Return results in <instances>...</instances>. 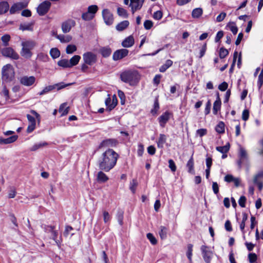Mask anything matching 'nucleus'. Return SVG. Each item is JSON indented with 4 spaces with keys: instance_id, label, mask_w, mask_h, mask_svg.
Wrapping results in <instances>:
<instances>
[{
    "instance_id": "nucleus-1",
    "label": "nucleus",
    "mask_w": 263,
    "mask_h": 263,
    "mask_svg": "<svg viewBox=\"0 0 263 263\" xmlns=\"http://www.w3.org/2000/svg\"><path fill=\"white\" fill-rule=\"evenodd\" d=\"M118 155L112 149H108L104 152L98 160L100 169L109 172L116 165Z\"/></svg>"
},
{
    "instance_id": "nucleus-2",
    "label": "nucleus",
    "mask_w": 263,
    "mask_h": 263,
    "mask_svg": "<svg viewBox=\"0 0 263 263\" xmlns=\"http://www.w3.org/2000/svg\"><path fill=\"white\" fill-rule=\"evenodd\" d=\"M120 78L123 82L134 85L138 82L139 74L136 70H129L123 72L120 74Z\"/></svg>"
},
{
    "instance_id": "nucleus-3",
    "label": "nucleus",
    "mask_w": 263,
    "mask_h": 263,
    "mask_svg": "<svg viewBox=\"0 0 263 263\" xmlns=\"http://www.w3.org/2000/svg\"><path fill=\"white\" fill-rule=\"evenodd\" d=\"M22 46L21 51V54L22 57L29 59L31 57L32 53L31 51L36 45V43L32 40H26L22 42Z\"/></svg>"
},
{
    "instance_id": "nucleus-4",
    "label": "nucleus",
    "mask_w": 263,
    "mask_h": 263,
    "mask_svg": "<svg viewBox=\"0 0 263 263\" xmlns=\"http://www.w3.org/2000/svg\"><path fill=\"white\" fill-rule=\"evenodd\" d=\"M14 70L11 64L4 66L2 69V79L6 82H10L14 77Z\"/></svg>"
},
{
    "instance_id": "nucleus-5",
    "label": "nucleus",
    "mask_w": 263,
    "mask_h": 263,
    "mask_svg": "<svg viewBox=\"0 0 263 263\" xmlns=\"http://www.w3.org/2000/svg\"><path fill=\"white\" fill-rule=\"evenodd\" d=\"M99 10V8L96 5H92L88 6L87 11L82 14V18L85 21H90L93 19L96 13Z\"/></svg>"
},
{
    "instance_id": "nucleus-6",
    "label": "nucleus",
    "mask_w": 263,
    "mask_h": 263,
    "mask_svg": "<svg viewBox=\"0 0 263 263\" xmlns=\"http://www.w3.org/2000/svg\"><path fill=\"white\" fill-rule=\"evenodd\" d=\"M71 84H64L63 82L57 83L52 85H48L46 87H45L43 89L39 92L38 93V95L40 96H43L44 95H45L46 93H48V92L51 91L53 89L57 88V90H60L61 89H63L65 87H66L67 86L70 85Z\"/></svg>"
},
{
    "instance_id": "nucleus-7",
    "label": "nucleus",
    "mask_w": 263,
    "mask_h": 263,
    "mask_svg": "<svg viewBox=\"0 0 263 263\" xmlns=\"http://www.w3.org/2000/svg\"><path fill=\"white\" fill-rule=\"evenodd\" d=\"M83 60L84 63L92 66L97 62V56L95 53L88 51L83 54Z\"/></svg>"
},
{
    "instance_id": "nucleus-8",
    "label": "nucleus",
    "mask_w": 263,
    "mask_h": 263,
    "mask_svg": "<svg viewBox=\"0 0 263 263\" xmlns=\"http://www.w3.org/2000/svg\"><path fill=\"white\" fill-rule=\"evenodd\" d=\"M200 250L204 260L206 263H210L212 258L213 257V253L210 248L205 245L201 247Z\"/></svg>"
},
{
    "instance_id": "nucleus-9",
    "label": "nucleus",
    "mask_w": 263,
    "mask_h": 263,
    "mask_svg": "<svg viewBox=\"0 0 263 263\" xmlns=\"http://www.w3.org/2000/svg\"><path fill=\"white\" fill-rule=\"evenodd\" d=\"M2 55L5 57L10 58L14 60H17L19 59V55L16 53L15 50L11 47H6L1 50Z\"/></svg>"
},
{
    "instance_id": "nucleus-10",
    "label": "nucleus",
    "mask_w": 263,
    "mask_h": 263,
    "mask_svg": "<svg viewBox=\"0 0 263 263\" xmlns=\"http://www.w3.org/2000/svg\"><path fill=\"white\" fill-rule=\"evenodd\" d=\"M29 0H24L22 2L14 4L10 9V14H14L16 12L26 8L29 3Z\"/></svg>"
},
{
    "instance_id": "nucleus-11",
    "label": "nucleus",
    "mask_w": 263,
    "mask_h": 263,
    "mask_svg": "<svg viewBox=\"0 0 263 263\" xmlns=\"http://www.w3.org/2000/svg\"><path fill=\"white\" fill-rule=\"evenodd\" d=\"M102 16L105 23L107 25H111L114 22V17L111 12L108 9H104L102 12Z\"/></svg>"
},
{
    "instance_id": "nucleus-12",
    "label": "nucleus",
    "mask_w": 263,
    "mask_h": 263,
    "mask_svg": "<svg viewBox=\"0 0 263 263\" xmlns=\"http://www.w3.org/2000/svg\"><path fill=\"white\" fill-rule=\"evenodd\" d=\"M51 6V3L49 1H44L37 8V12L40 15H44L48 11Z\"/></svg>"
},
{
    "instance_id": "nucleus-13",
    "label": "nucleus",
    "mask_w": 263,
    "mask_h": 263,
    "mask_svg": "<svg viewBox=\"0 0 263 263\" xmlns=\"http://www.w3.org/2000/svg\"><path fill=\"white\" fill-rule=\"evenodd\" d=\"M128 50L126 49H121L117 50L113 53L112 59L115 61L121 60L126 57L128 55Z\"/></svg>"
},
{
    "instance_id": "nucleus-14",
    "label": "nucleus",
    "mask_w": 263,
    "mask_h": 263,
    "mask_svg": "<svg viewBox=\"0 0 263 263\" xmlns=\"http://www.w3.org/2000/svg\"><path fill=\"white\" fill-rule=\"evenodd\" d=\"M76 25V22L72 19H68L62 24V31L66 33L69 32L71 29Z\"/></svg>"
},
{
    "instance_id": "nucleus-15",
    "label": "nucleus",
    "mask_w": 263,
    "mask_h": 263,
    "mask_svg": "<svg viewBox=\"0 0 263 263\" xmlns=\"http://www.w3.org/2000/svg\"><path fill=\"white\" fill-rule=\"evenodd\" d=\"M36 79L34 76H24L20 79V83L26 86H30L35 82Z\"/></svg>"
},
{
    "instance_id": "nucleus-16",
    "label": "nucleus",
    "mask_w": 263,
    "mask_h": 263,
    "mask_svg": "<svg viewBox=\"0 0 263 263\" xmlns=\"http://www.w3.org/2000/svg\"><path fill=\"white\" fill-rule=\"evenodd\" d=\"M262 179H263V171L259 172L254 177L253 179L254 183L258 186L259 191H261L263 188V183L262 182Z\"/></svg>"
},
{
    "instance_id": "nucleus-17",
    "label": "nucleus",
    "mask_w": 263,
    "mask_h": 263,
    "mask_svg": "<svg viewBox=\"0 0 263 263\" xmlns=\"http://www.w3.org/2000/svg\"><path fill=\"white\" fill-rule=\"evenodd\" d=\"M118 141L115 139H107L103 140L99 145V148L107 147H114L117 145Z\"/></svg>"
},
{
    "instance_id": "nucleus-18",
    "label": "nucleus",
    "mask_w": 263,
    "mask_h": 263,
    "mask_svg": "<svg viewBox=\"0 0 263 263\" xmlns=\"http://www.w3.org/2000/svg\"><path fill=\"white\" fill-rule=\"evenodd\" d=\"M171 115V113L168 111H166L159 117L158 121L160 126L162 127H164L165 126L166 123L170 119Z\"/></svg>"
},
{
    "instance_id": "nucleus-19",
    "label": "nucleus",
    "mask_w": 263,
    "mask_h": 263,
    "mask_svg": "<svg viewBox=\"0 0 263 263\" xmlns=\"http://www.w3.org/2000/svg\"><path fill=\"white\" fill-rule=\"evenodd\" d=\"M18 138L17 135L12 136L7 138L0 137V144H10L15 142Z\"/></svg>"
},
{
    "instance_id": "nucleus-20",
    "label": "nucleus",
    "mask_w": 263,
    "mask_h": 263,
    "mask_svg": "<svg viewBox=\"0 0 263 263\" xmlns=\"http://www.w3.org/2000/svg\"><path fill=\"white\" fill-rule=\"evenodd\" d=\"M134 44V39L133 36L130 35L125 38L122 42V46L124 47L129 48Z\"/></svg>"
},
{
    "instance_id": "nucleus-21",
    "label": "nucleus",
    "mask_w": 263,
    "mask_h": 263,
    "mask_svg": "<svg viewBox=\"0 0 263 263\" xmlns=\"http://www.w3.org/2000/svg\"><path fill=\"white\" fill-rule=\"evenodd\" d=\"M99 52L103 58H107L110 55L112 50L109 46H105L100 48Z\"/></svg>"
},
{
    "instance_id": "nucleus-22",
    "label": "nucleus",
    "mask_w": 263,
    "mask_h": 263,
    "mask_svg": "<svg viewBox=\"0 0 263 263\" xmlns=\"http://www.w3.org/2000/svg\"><path fill=\"white\" fill-rule=\"evenodd\" d=\"M221 105V100L219 96H218L213 104V112L214 115H216L217 114L218 111H219L220 109Z\"/></svg>"
},
{
    "instance_id": "nucleus-23",
    "label": "nucleus",
    "mask_w": 263,
    "mask_h": 263,
    "mask_svg": "<svg viewBox=\"0 0 263 263\" xmlns=\"http://www.w3.org/2000/svg\"><path fill=\"white\" fill-rule=\"evenodd\" d=\"M129 25L128 21H123L117 25L116 26V29L118 31H122L125 30Z\"/></svg>"
},
{
    "instance_id": "nucleus-24",
    "label": "nucleus",
    "mask_w": 263,
    "mask_h": 263,
    "mask_svg": "<svg viewBox=\"0 0 263 263\" xmlns=\"http://www.w3.org/2000/svg\"><path fill=\"white\" fill-rule=\"evenodd\" d=\"M108 177L102 171L98 172L97 174V179L99 182L104 183L106 182L108 180Z\"/></svg>"
},
{
    "instance_id": "nucleus-25",
    "label": "nucleus",
    "mask_w": 263,
    "mask_h": 263,
    "mask_svg": "<svg viewBox=\"0 0 263 263\" xmlns=\"http://www.w3.org/2000/svg\"><path fill=\"white\" fill-rule=\"evenodd\" d=\"M238 156L239 159L241 160H246L248 159V154L247 151L240 145L239 146Z\"/></svg>"
},
{
    "instance_id": "nucleus-26",
    "label": "nucleus",
    "mask_w": 263,
    "mask_h": 263,
    "mask_svg": "<svg viewBox=\"0 0 263 263\" xmlns=\"http://www.w3.org/2000/svg\"><path fill=\"white\" fill-rule=\"evenodd\" d=\"M167 137L164 134H160L159 138L157 142L159 148H163L164 144L166 143Z\"/></svg>"
},
{
    "instance_id": "nucleus-27",
    "label": "nucleus",
    "mask_w": 263,
    "mask_h": 263,
    "mask_svg": "<svg viewBox=\"0 0 263 263\" xmlns=\"http://www.w3.org/2000/svg\"><path fill=\"white\" fill-rule=\"evenodd\" d=\"M194 159L193 158V156L190 158V159L187 161L186 164V167L188 168V172L192 174H195L194 168Z\"/></svg>"
},
{
    "instance_id": "nucleus-28",
    "label": "nucleus",
    "mask_w": 263,
    "mask_h": 263,
    "mask_svg": "<svg viewBox=\"0 0 263 263\" xmlns=\"http://www.w3.org/2000/svg\"><path fill=\"white\" fill-rule=\"evenodd\" d=\"M203 13V10L201 8L194 9L192 12V16L194 18L200 17Z\"/></svg>"
},
{
    "instance_id": "nucleus-29",
    "label": "nucleus",
    "mask_w": 263,
    "mask_h": 263,
    "mask_svg": "<svg viewBox=\"0 0 263 263\" xmlns=\"http://www.w3.org/2000/svg\"><path fill=\"white\" fill-rule=\"evenodd\" d=\"M123 210L119 209L116 214V217L120 226H122L123 224Z\"/></svg>"
},
{
    "instance_id": "nucleus-30",
    "label": "nucleus",
    "mask_w": 263,
    "mask_h": 263,
    "mask_svg": "<svg viewBox=\"0 0 263 263\" xmlns=\"http://www.w3.org/2000/svg\"><path fill=\"white\" fill-rule=\"evenodd\" d=\"M48 228H50V229L52 230L51 236H52V239L55 241L57 245L59 246L61 244V241L60 240H57V237H58V231L54 230V226H50V227H48Z\"/></svg>"
},
{
    "instance_id": "nucleus-31",
    "label": "nucleus",
    "mask_w": 263,
    "mask_h": 263,
    "mask_svg": "<svg viewBox=\"0 0 263 263\" xmlns=\"http://www.w3.org/2000/svg\"><path fill=\"white\" fill-rule=\"evenodd\" d=\"M105 105L107 108L109 110H111L116 107L117 102L114 101H111L110 98L108 97L105 100Z\"/></svg>"
},
{
    "instance_id": "nucleus-32",
    "label": "nucleus",
    "mask_w": 263,
    "mask_h": 263,
    "mask_svg": "<svg viewBox=\"0 0 263 263\" xmlns=\"http://www.w3.org/2000/svg\"><path fill=\"white\" fill-rule=\"evenodd\" d=\"M9 4L7 2L0 3V14L5 13L9 9Z\"/></svg>"
},
{
    "instance_id": "nucleus-33",
    "label": "nucleus",
    "mask_w": 263,
    "mask_h": 263,
    "mask_svg": "<svg viewBox=\"0 0 263 263\" xmlns=\"http://www.w3.org/2000/svg\"><path fill=\"white\" fill-rule=\"evenodd\" d=\"M19 29L22 31H32L33 30V23H24L21 24L20 25Z\"/></svg>"
},
{
    "instance_id": "nucleus-34",
    "label": "nucleus",
    "mask_w": 263,
    "mask_h": 263,
    "mask_svg": "<svg viewBox=\"0 0 263 263\" xmlns=\"http://www.w3.org/2000/svg\"><path fill=\"white\" fill-rule=\"evenodd\" d=\"M81 59V57L78 55H75L73 57H72L69 60V63L70 64V67H72L73 66H75L77 65L80 60Z\"/></svg>"
},
{
    "instance_id": "nucleus-35",
    "label": "nucleus",
    "mask_w": 263,
    "mask_h": 263,
    "mask_svg": "<svg viewBox=\"0 0 263 263\" xmlns=\"http://www.w3.org/2000/svg\"><path fill=\"white\" fill-rule=\"evenodd\" d=\"M160 231L159 234L161 239H165L167 237V228L163 226H161L159 228Z\"/></svg>"
},
{
    "instance_id": "nucleus-36",
    "label": "nucleus",
    "mask_w": 263,
    "mask_h": 263,
    "mask_svg": "<svg viewBox=\"0 0 263 263\" xmlns=\"http://www.w3.org/2000/svg\"><path fill=\"white\" fill-rule=\"evenodd\" d=\"M230 145L229 143H228L226 145L223 146H217L216 147V149L219 152L224 154L227 153L230 149Z\"/></svg>"
},
{
    "instance_id": "nucleus-37",
    "label": "nucleus",
    "mask_w": 263,
    "mask_h": 263,
    "mask_svg": "<svg viewBox=\"0 0 263 263\" xmlns=\"http://www.w3.org/2000/svg\"><path fill=\"white\" fill-rule=\"evenodd\" d=\"M142 6V3L139 2H134L130 3V7L132 8L133 13H134L136 11L139 10Z\"/></svg>"
},
{
    "instance_id": "nucleus-38",
    "label": "nucleus",
    "mask_w": 263,
    "mask_h": 263,
    "mask_svg": "<svg viewBox=\"0 0 263 263\" xmlns=\"http://www.w3.org/2000/svg\"><path fill=\"white\" fill-rule=\"evenodd\" d=\"M242 219L240 224V229L242 232V233H245V222L248 219V215L246 213H242Z\"/></svg>"
},
{
    "instance_id": "nucleus-39",
    "label": "nucleus",
    "mask_w": 263,
    "mask_h": 263,
    "mask_svg": "<svg viewBox=\"0 0 263 263\" xmlns=\"http://www.w3.org/2000/svg\"><path fill=\"white\" fill-rule=\"evenodd\" d=\"M193 247V245L192 244L190 243V244L187 245V250L186 254V256H187L188 259L189 260V261L190 263H191L192 262V257Z\"/></svg>"
},
{
    "instance_id": "nucleus-40",
    "label": "nucleus",
    "mask_w": 263,
    "mask_h": 263,
    "mask_svg": "<svg viewBox=\"0 0 263 263\" xmlns=\"http://www.w3.org/2000/svg\"><path fill=\"white\" fill-rule=\"evenodd\" d=\"M69 107H67V104L64 103L62 104L59 108V112H61L62 115H66L68 114Z\"/></svg>"
},
{
    "instance_id": "nucleus-41",
    "label": "nucleus",
    "mask_w": 263,
    "mask_h": 263,
    "mask_svg": "<svg viewBox=\"0 0 263 263\" xmlns=\"http://www.w3.org/2000/svg\"><path fill=\"white\" fill-rule=\"evenodd\" d=\"M216 131L219 134H222L224 132V124L220 121L215 127Z\"/></svg>"
},
{
    "instance_id": "nucleus-42",
    "label": "nucleus",
    "mask_w": 263,
    "mask_h": 263,
    "mask_svg": "<svg viewBox=\"0 0 263 263\" xmlns=\"http://www.w3.org/2000/svg\"><path fill=\"white\" fill-rule=\"evenodd\" d=\"M47 145V143H46L45 142L35 143L30 148V151H35L39 148H41L45 146H46Z\"/></svg>"
},
{
    "instance_id": "nucleus-43",
    "label": "nucleus",
    "mask_w": 263,
    "mask_h": 263,
    "mask_svg": "<svg viewBox=\"0 0 263 263\" xmlns=\"http://www.w3.org/2000/svg\"><path fill=\"white\" fill-rule=\"evenodd\" d=\"M10 39L11 36L8 34H6L1 37V40L4 46L6 47L9 45V42L10 40Z\"/></svg>"
},
{
    "instance_id": "nucleus-44",
    "label": "nucleus",
    "mask_w": 263,
    "mask_h": 263,
    "mask_svg": "<svg viewBox=\"0 0 263 263\" xmlns=\"http://www.w3.org/2000/svg\"><path fill=\"white\" fill-rule=\"evenodd\" d=\"M58 64L59 66L64 67V68L71 67L70 64L69 63V60H68L67 59H63V60H60L58 62Z\"/></svg>"
},
{
    "instance_id": "nucleus-45",
    "label": "nucleus",
    "mask_w": 263,
    "mask_h": 263,
    "mask_svg": "<svg viewBox=\"0 0 263 263\" xmlns=\"http://www.w3.org/2000/svg\"><path fill=\"white\" fill-rule=\"evenodd\" d=\"M50 54L53 59H56L60 55V52L57 48L51 49Z\"/></svg>"
},
{
    "instance_id": "nucleus-46",
    "label": "nucleus",
    "mask_w": 263,
    "mask_h": 263,
    "mask_svg": "<svg viewBox=\"0 0 263 263\" xmlns=\"http://www.w3.org/2000/svg\"><path fill=\"white\" fill-rule=\"evenodd\" d=\"M57 38L61 42H63V43L69 42L71 39V37L70 36H69V35L65 36L62 34L58 35L57 36Z\"/></svg>"
},
{
    "instance_id": "nucleus-47",
    "label": "nucleus",
    "mask_w": 263,
    "mask_h": 263,
    "mask_svg": "<svg viewBox=\"0 0 263 263\" xmlns=\"http://www.w3.org/2000/svg\"><path fill=\"white\" fill-rule=\"evenodd\" d=\"M117 13L120 16H121L123 18H127L128 17V13L127 11L123 8H118Z\"/></svg>"
},
{
    "instance_id": "nucleus-48",
    "label": "nucleus",
    "mask_w": 263,
    "mask_h": 263,
    "mask_svg": "<svg viewBox=\"0 0 263 263\" xmlns=\"http://www.w3.org/2000/svg\"><path fill=\"white\" fill-rule=\"evenodd\" d=\"M159 109V104L158 102V99L156 98L154 101V107L152 109L151 112L153 115L156 114L157 111Z\"/></svg>"
},
{
    "instance_id": "nucleus-49",
    "label": "nucleus",
    "mask_w": 263,
    "mask_h": 263,
    "mask_svg": "<svg viewBox=\"0 0 263 263\" xmlns=\"http://www.w3.org/2000/svg\"><path fill=\"white\" fill-rule=\"evenodd\" d=\"M103 217L104 223H108L110 222L111 217L109 213L106 211H103Z\"/></svg>"
},
{
    "instance_id": "nucleus-50",
    "label": "nucleus",
    "mask_w": 263,
    "mask_h": 263,
    "mask_svg": "<svg viewBox=\"0 0 263 263\" xmlns=\"http://www.w3.org/2000/svg\"><path fill=\"white\" fill-rule=\"evenodd\" d=\"M147 239L150 241L151 243L153 245H156L157 243V240L156 239V238L154 237V236L153 235V234L149 233H147L146 235Z\"/></svg>"
},
{
    "instance_id": "nucleus-51",
    "label": "nucleus",
    "mask_w": 263,
    "mask_h": 263,
    "mask_svg": "<svg viewBox=\"0 0 263 263\" xmlns=\"http://www.w3.org/2000/svg\"><path fill=\"white\" fill-rule=\"evenodd\" d=\"M37 59L43 62H46L48 59V57L46 54L41 52L37 54Z\"/></svg>"
},
{
    "instance_id": "nucleus-52",
    "label": "nucleus",
    "mask_w": 263,
    "mask_h": 263,
    "mask_svg": "<svg viewBox=\"0 0 263 263\" xmlns=\"http://www.w3.org/2000/svg\"><path fill=\"white\" fill-rule=\"evenodd\" d=\"M77 47L74 45H68L66 47V53L68 54L72 53L76 51Z\"/></svg>"
},
{
    "instance_id": "nucleus-53",
    "label": "nucleus",
    "mask_w": 263,
    "mask_h": 263,
    "mask_svg": "<svg viewBox=\"0 0 263 263\" xmlns=\"http://www.w3.org/2000/svg\"><path fill=\"white\" fill-rule=\"evenodd\" d=\"M229 54V51L227 49L221 47L219 50V57L221 59L224 58Z\"/></svg>"
},
{
    "instance_id": "nucleus-54",
    "label": "nucleus",
    "mask_w": 263,
    "mask_h": 263,
    "mask_svg": "<svg viewBox=\"0 0 263 263\" xmlns=\"http://www.w3.org/2000/svg\"><path fill=\"white\" fill-rule=\"evenodd\" d=\"M137 186V182L136 179H133L132 181L130 183L129 189L133 193H135L136 191V189Z\"/></svg>"
},
{
    "instance_id": "nucleus-55",
    "label": "nucleus",
    "mask_w": 263,
    "mask_h": 263,
    "mask_svg": "<svg viewBox=\"0 0 263 263\" xmlns=\"http://www.w3.org/2000/svg\"><path fill=\"white\" fill-rule=\"evenodd\" d=\"M263 84V68L261 70L260 74L258 76L257 86L260 88Z\"/></svg>"
},
{
    "instance_id": "nucleus-56",
    "label": "nucleus",
    "mask_w": 263,
    "mask_h": 263,
    "mask_svg": "<svg viewBox=\"0 0 263 263\" xmlns=\"http://www.w3.org/2000/svg\"><path fill=\"white\" fill-rule=\"evenodd\" d=\"M144 27L146 30L150 29L153 26V23L152 21L150 20H146L144 22Z\"/></svg>"
},
{
    "instance_id": "nucleus-57",
    "label": "nucleus",
    "mask_w": 263,
    "mask_h": 263,
    "mask_svg": "<svg viewBox=\"0 0 263 263\" xmlns=\"http://www.w3.org/2000/svg\"><path fill=\"white\" fill-rule=\"evenodd\" d=\"M168 167L173 172H175L176 171V164L172 159L168 160Z\"/></svg>"
},
{
    "instance_id": "nucleus-58",
    "label": "nucleus",
    "mask_w": 263,
    "mask_h": 263,
    "mask_svg": "<svg viewBox=\"0 0 263 263\" xmlns=\"http://www.w3.org/2000/svg\"><path fill=\"white\" fill-rule=\"evenodd\" d=\"M246 198L244 196H241L239 200H238V203L239 205L242 208H245L246 206Z\"/></svg>"
},
{
    "instance_id": "nucleus-59",
    "label": "nucleus",
    "mask_w": 263,
    "mask_h": 263,
    "mask_svg": "<svg viewBox=\"0 0 263 263\" xmlns=\"http://www.w3.org/2000/svg\"><path fill=\"white\" fill-rule=\"evenodd\" d=\"M248 258L251 263H254L257 260V255L255 253H250L248 255Z\"/></svg>"
},
{
    "instance_id": "nucleus-60",
    "label": "nucleus",
    "mask_w": 263,
    "mask_h": 263,
    "mask_svg": "<svg viewBox=\"0 0 263 263\" xmlns=\"http://www.w3.org/2000/svg\"><path fill=\"white\" fill-rule=\"evenodd\" d=\"M162 17V12L161 11H157L153 14V18L156 20H159Z\"/></svg>"
},
{
    "instance_id": "nucleus-61",
    "label": "nucleus",
    "mask_w": 263,
    "mask_h": 263,
    "mask_svg": "<svg viewBox=\"0 0 263 263\" xmlns=\"http://www.w3.org/2000/svg\"><path fill=\"white\" fill-rule=\"evenodd\" d=\"M249 117V111L248 109H245L242 111V119L244 121H247L248 120Z\"/></svg>"
},
{
    "instance_id": "nucleus-62",
    "label": "nucleus",
    "mask_w": 263,
    "mask_h": 263,
    "mask_svg": "<svg viewBox=\"0 0 263 263\" xmlns=\"http://www.w3.org/2000/svg\"><path fill=\"white\" fill-rule=\"evenodd\" d=\"M196 133L200 137H202L207 134V130L205 128L199 129L196 131Z\"/></svg>"
},
{
    "instance_id": "nucleus-63",
    "label": "nucleus",
    "mask_w": 263,
    "mask_h": 263,
    "mask_svg": "<svg viewBox=\"0 0 263 263\" xmlns=\"http://www.w3.org/2000/svg\"><path fill=\"white\" fill-rule=\"evenodd\" d=\"M223 32L222 30L219 31L216 35V37L215 38V42H218L220 39L223 37Z\"/></svg>"
},
{
    "instance_id": "nucleus-64",
    "label": "nucleus",
    "mask_w": 263,
    "mask_h": 263,
    "mask_svg": "<svg viewBox=\"0 0 263 263\" xmlns=\"http://www.w3.org/2000/svg\"><path fill=\"white\" fill-rule=\"evenodd\" d=\"M228 83L226 82H223L218 86V89L221 91H225L228 88Z\"/></svg>"
}]
</instances>
